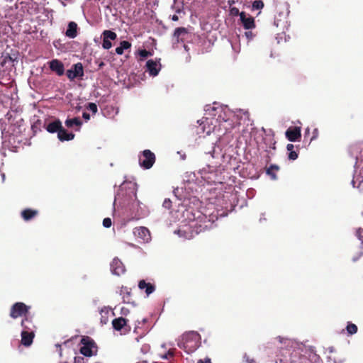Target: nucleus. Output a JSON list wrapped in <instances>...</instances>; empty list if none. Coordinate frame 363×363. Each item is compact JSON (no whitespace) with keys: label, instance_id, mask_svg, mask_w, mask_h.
Listing matches in <instances>:
<instances>
[{"label":"nucleus","instance_id":"obj_47","mask_svg":"<svg viewBox=\"0 0 363 363\" xmlns=\"http://www.w3.org/2000/svg\"><path fill=\"white\" fill-rule=\"evenodd\" d=\"M104 65V62H101L100 65H99V67H101Z\"/></svg>","mask_w":363,"mask_h":363},{"label":"nucleus","instance_id":"obj_23","mask_svg":"<svg viewBox=\"0 0 363 363\" xmlns=\"http://www.w3.org/2000/svg\"><path fill=\"white\" fill-rule=\"evenodd\" d=\"M65 125L67 128H72L74 125L77 127H80L82 124V121L78 117H75L73 118H68L65 122Z\"/></svg>","mask_w":363,"mask_h":363},{"label":"nucleus","instance_id":"obj_49","mask_svg":"<svg viewBox=\"0 0 363 363\" xmlns=\"http://www.w3.org/2000/svg\"><path fill=\"white\" fill-rule=\"evenodd\" d=\"M101 322L104 323V324H106V320H104V321L101 320Z\"/></svg>","mask_w":363,"mask_h":363},{"label":"nucleus","instance_id":"obj_10","mask_svg":"<svg viewBox=\"0 0 363 363\" xmlns=\"http://www.w3.org/2000/svg\"><path fill=\"white\" fill-rule=\"evenodd\" d=\"M356 164H355V172L353 177V179L352 181V184L354 187L359 188L360 184L363 182V169L359 171V173H357V169L360 167L362 166V162L359 161V159H357Z\"/></svg>","mask_w":363,"mask_h":363},{"label":"nucleus","instance_id":"obj_30","mask_svg":"<svg viewBox=\"0 0 363 363\" xmlns=\"http://www.w3.org/2000/svg\"><path fill=\"white\" fill-rule=\"evenodd\" d=\"M139 55H140V56L143 59H144V58H146V57H147L149 56H152V53L150 51H147V50L144 49V50H140L139 51Z\"/></svg>","mask_w":363,"mask_h":363},{"label":"nucleus","instance_id":"obj_34","mask_svg":"<svg viewBox=\"0 0 363 363\" xmlns=\"http://www.w3.org/2000/svg\"><path fill=\"white\" fill-rule=\"evenodd\" d=\"M297 157H298V154L295 151H291L289 153V158L290 160H294L297 159Z\"/></svg>","mask_w":363,"mask_h":363},{"label":"nucleus","instance_id":"obj_5","mask_svg":"<svg viewBox=\"0 0 363 363\" xmlns=\"http://www.w3.org/2000/svg\"><path fill=\"white\" fill-rule=\"evenodd\" d=\"M67 78L72 81L75 78H82L84 76V67L81 62L72 65L70 69L66 72Z\"/></svg>","mask_w":363,"mask_h":363},{"label":"nucleus","instance_id":"obj_11","mask_svg":"<svg viewBox=\"0 0 363 363\" xmlns=\"http://www.w3.org/2000/svg\"><path fill=\"white\" fill-rule=\"evenodd\" d=\"M286 138L291 142H295L301 138V128H289L285 133Z\"/></svg>","mask_w":363,"mask_h":363},{"label":"nucleus","instance_id":"obj_37","mask_svg":"<svg viewBox=\"0 0 363 363\" xmlns=\"http://www.w3.org/2000/svg\"><path fill=\"white\" fill-rule=\"evenodd\" d=\"M318 136V130L317 128H315L313 132V137L311 139V141L316 139Z\"/></svg>","mask_w":363,"mask_h":363},{"label":"nucleus","instance_id":"obj_17","mask_svg":"<svg viewBox=\"0 0 363 363\" xmlns=\"http://www.w3.org/2000/svg\"><path fill=\"white\" fill-rule=\"evenodd\" d=\"M74 136V133L67 132L63 126L61 127L57 133V138L62 142L72 140Z\"/></svg>","mask_w":363,"mask_h":363},{"label":"nucleus","instance_id":"obj_27","mask_svg":"<svg viewBox=\"0 0 363 363\" xmlns=\"http://www.w3.org/2000/svg\"><path fill=\"white\" fill-rule=\"evenodd\" d=\"M121 293L122 294H126L127 296L125 297L124 296L123 298V300H124L125 302L129 303L130 300H129L128 297L130 295V292L128 291V289L127 287H123L122 289H121Z\"/></svg>","mask_w":363,"mask_h":363},{"label":"nucleus","instance_id":"obj_41","mask_svg":"<svg viewBox=\"0 0 363 363\" xmlns=\"http://www.w3.org/2000/svg\"><path fill=\"white\" fill-rule=\"evenodd\" d=\"M140 201H139L138 200H137V199H135V200L132 203V206H140Z\"/></svg>","mask_w":363,"mask_h":363},{"label":"nucleus","instance_id":"obj_1","mask_svg":"<svg viewBox=\"0 0 363 363\" xmlns=\"http://www.w3.org/2000/svg\"><path fill=\"white\" fill-rule=\"evenodd\" d=\"M201 345V336L195 331H190L182 335L181 341L178 343L179 348L190 354L196 350Z\"/></svg>","mask_w":363,"mask_h":363},{"label":"nucleus","instance_id":"obj_42","mask_svg":"<svg viewBox=\"0 0 363 363\" xmlns=\"http://www.w3.org/2000/svg\"><path fill=\"white\" fill-rule=\"evenodd\" d=\"M198 363H211V359H206L205 361L202 360V359H199L198 361Z\"/></svg>","mask_w":363,"mask_h":363},{"label":"nucleus","instance_id":"obj_32","mask_svg":"<svg viewBox=\"0 0 363 363\" xmlns=\"http://www.w3.org/2000/svg\"><path fill=\"white\" fill-rule=\"evenodd\" d=\"M112 222L110 218H106L103 220V225L105 228H110L111 226Z\"/></svg>","mask_w":363,"mask_h":363},{"label":"nucleus","instance_id":"obj_21","mask_svg":"<svg viewBox=\"0 0 363 363\" xmlns=\"http://www.w3.org/2000/svg\"><path fill=\"white\" fill-rule=\"evenodd\" d=\"M127 324V320L123 317L115 318L112 321L113 328L116 330H121Z\"/></svg>","mask_w":363,"mask_h":363},{"label":"nucleus","instance_id":"obj_45","mask_svg":"<svg viewBox=\"0 0 363 363\" xmlns=\"http://www.w3.org/2000/svg\"><path fill=\"white\" fill-rule=\"evenodd\" d=\"M309 131H310V128H307L306 129V135L309 134Z\"/></svg>","mask_w":363,"mask_h":363},{"label":"nucleus","instance_id":"obj_15","mask_svg":"<svg viewBox=\"0 0 363 363\" xmlns=\"http://www.w3.org/2000/svg\"><path fill=\"white\" fill-rule=\"evenodd\" d=\"M62 126V122L60 119H55L54 121L45 124V130L50 133H57Z\"/></svg>","mask_w":363,"mask_h":363},{"label":"nucleus","instance_id":"obj_28","mask_svg":"<svg viewBox=\"0 0 363 363\" xmlns=\"http://www.w3.org/2000/svg\"><path fill=\"white\" fill-rule=\"evenodd\" d=\"M264 6V4L262 1L260 0H257V1H255L252 4V8L253 9H262Z\"/></svg>","mask_w":363,"mask_h":363},{"label":"nucleus","instance_id":"obj_35","mask_svg":"<svg viewBox=\"0 0 363 363\" xmlns=\"http://www.w3.org/2000/svg\"><path fill=\"white\" fill-rule=\"evenodd\" d=\"M174 357V352L172 350H169L162 357L164 359H169Z\"/></svg>","mask_w":363,"mask_h":363},{"label":"nucleus","instance_id":"obj_7","mask_svg":"<svg viewBox=\"0 0 363 363\" xmlns=\"http://www.w3.org/2000/svg\"><path fill=\"white\" fill-rule=\"evenodd\" d=\"M160 59L157 60H149L146 62V71L149 72L150 75L155 77L159 74L161 69V65L160 63Z\"/></svg>","mask_w":363,"mask_h":363},{"label":"nucleus","instance_id":"obj_25","mask_svg":"<svg viewBox=\"0 0 363 363\" xmlns=\"http://www.w3.org/2000/svg\"><path fill=\"white\" fill-rule=\"evenodd\" d=\"M234 1H231L230 0H228V5H229V9H230V14L231 16H238V18H240V14L241 12L239 11V9L235 8V7H231V5L232 4H233Z\"/></svg>","mask_w":363,"mask_h":363},{"label":"nucleus","instance_id":"obj_2","mask_svg":"<svg viewBox=\"0 0 363 363\" xmlns=\"http://www.w3.org/2000/svg\"><path fill=\"white\" fill-rule=\"evenodd\" d=\"M30 306L26 305L24 303L16 302L11 306L9 315L13 319L20 317L24 318L30 314Z\"/></svg>","mask_w":363,"mask_h":363},{"label":"nucleus","instance_id":"obj_38","mask_svg":"<svg viewBox=\"0 0 363 363\" xmlns=\"http://www.w3.org/2000/svg\"><path fill=\"white\" fill-rule=\"evenodd\" d=\"M143 216V213L142 212H140V211L139 209H137V211L136 213H135L134 215V217L137 219H139L140 218H141Z\"/></svg>","mask_w":363,"mask_h":363},{"label":"nucleus","instance_id":"obj_4","mask_svg":"<svg viewBox=\"0 0 363 363\" xmlns=\"http://www.w3.org/2000/svg\"><path fill=\"white\" fill-rule=\"evenodd\" d=\"M155 155L150 150H145L139 157V164L145 169H150L155 162Z\"/></svg>","mask_w":363,"mask_h":363},{"label":"nucleus","instance_id":"obj_26","mask_svg":"<svg viewBox=\"0 0 363 363\" xmlns=\"http://www.w3.org/2000/svg\"><path fill=\"white\" fill-rule=\"evenodd\" d=\"M347 331L350 335L355 334L357 332V327L353 323H349L347 326Z\"/></svg>","mask_w":363,"mask_h":363},{"label":"nucleus","instance_id":"obj_36","mask_svg":"<svg viewBox=\"0 0 363 363\" xmlns=\"http://www.w3.org/2000/svg\"><path fill=\"white\" fill-rule=\"evenodd\" d=\"M150 350V347L149 345H144L142 348H141V351L143 353L145 354L147 352H149V350Z\"/></svg>","mask_w":363,"mask_h":363},{"label":"nucleus","instance_id":"obj_29","mask_svg":"<svg viewBox=\"0 0 363 363\" xmlns=\"http://www.w3.org/2000/svg\"><path fill=\"white\" fill-rule=\"evenodd\" d=\"M86 108L91 111L94 114H95L98 111L97 106L94 103H89Z\"/></svg>","mask_w":363,"mask_h":363},{"label":"nucleus","instance_id":"obj_16","mask_svg":"<svg viewBox=\"0 0 363 363\" xmlns=\"http://www.w3.org/2000/svg\"><path fill=\"white\" fill-rule=\"evenodd\" d=\"M21 325L23 330L34 331L35 328V325L30 314L22 319Z\"/></svg>","mask_w":363,"mask_h":363},{"label":"nucleus","instance_id":"obj_46","mask_svg":"<svg viewBox=\"0 0 363 363\" xmlns=\"http://www.w3.org/2000/svg\"><path fill=\"white\" fill-rule=\"evenodd\" d=\"M278 339H279V341L280 342H282V341H283V338H282V337H278Z\"/></svg>","mask_w":363,"mask_h":363},{"label":"nucleus","instance_id":"obj_40","mask_svg":"<svg viewBox=\"0 0 363 363\" xmlns=\"http://www.w3.org/2000/svg\"><path fill=\"white\" fill-rule=\"evenodd\" d=\"M294 145L293 144H288L287 146H286V149L287 150L290 152L291 151H294Z\"/></svg>","mask_w":363,"mask_h":363},{"label":"nucleus","instance_id":"obj_12","mask_svg":"<svg viewBox=\"0 0 363 363\" xmlns=\"http://www.w3.org/2000/svg\"><path fill=\"white\" fill-rule=\"evenodd\" d=\"M49 67L52 72H55L58 76H62L64 74L65 67L63 63L59 60L55 59L49 62Z\"/></svg>","mask_w":363,"mask_h":363},{"label":"nucleus","instance_id":"obj_19","mask_svg":"<svg viewBox=\"0 0 363 363\" xmlns=\"http://www.w3.org/2000/svg\"><path fill=\"white\" fill-rule=\"evenodd\" d=\"M138 287L140 290L145 289L147 296H149L155 290V286L152 284L147 283L143 279L139 281Z\"/></svg>","mask_w":363,"mask_h":363},{"label":"nucleus","instance_id":"obj_33","mask_svg":"<svg viewBox=\"0 0 363 363\" xmlns=\"http://www.w3.org/2000/svg\"><path fill=\"white\" fill-rule=\"evenodd\" d=\"M87 360L83 357H75L74 363H86Z\"/></svg>","mask_w":363,"mask_h":363},{"label":"nucleus","instance_id":"obj_20","mask_svg":"<svg viewBox=\"0 0 363 363\" xmlns=\"http://www.w3.org/2000/svg\"><path fill=\"white\" fill-rule=\"evenodd\" d=\"M38 214L37 210L26 208L21 211V216L24 220L28 221L35 218Z\"/></svg>","mask_w":363,"mask_h":363},{"label":"nucleus","instance_id":"obj_9","mask_svg":"<svg viewBox=\"0 0 363 363\" xmlns=\"http://www.w3.org/2000/svg\"><path fill=\"white\" fill-rule=\"evenodd\" d=\"M238 21L240 22L245 29H251L255 27L254 18L245 12L240 13Z\"/></svg>","mask_w":363,"mask_h":363},{"label":"nucleus","instance_id":"obj_31","mask_svg":"<svg viewBox=\"0 0 363 363\" xmlns=\"http://www.w3.org/2000/svg\"><path fill=\"white\" fill-rule=\"evenodd\" d=\"M162 206L167 209H170L172 207V201L169 199H165Z\"/></svg>","mask_w":363,"mask_h":363},{"label":"nucleus","instance_id":"obj_48","mask_svg":"<svg viewBox=\"0 0 363 363\" xmlns=\"http://www.w3.org/2000/svg\"><path fill=\"white\" fill-rule=\"evenodd\" d=\"M141 338H142V337H137V338H136V340H137L138 342H139V340H140V339H141Z\"/></svg>","mask_w":363,"mask_h":363},{"label":"nucleus","instance_id":"obj_24","mask_svg":"<svg viewBox=\"0 0 363 363\" xmlns=\"http://www.w3.org/2000/svg\"><path fill=\"white\" fill-rule=\"evenodd\" d=\"M130 47H131V43H129L128 41H126V40L121 41L120 43V46H118L116 48V52L118 55H122L124 52V50L129 49V48H130Z\"/></svg>","mask_w":363,"mask_h":363},{"label":"nucleus","instance_id":"obj_22","mask_svg":"<svg viewBox=\"0 0 363 363\" xmlns=\"http://www.w3.org/2000/svg\"><path fill=\"white\" fill-rule=\"evenodd\" d=\"M187 33L188 30L186 28H177L174 32V37L177 39V42L183 41L184 35Z\"/></svg>","mask_w":363,"mask_h":363},{"label":"nucleus","instance_id":"obj_39","mask_svg":"<svg viewBox=\"0 0 363 363\" xmlns=\"http://www.w3.org/2000/svg\"><path fill=\"white\" fill-rule=\"evenodd\" d=\"M82 117L85 119V120H89L90 118V115L89 113H86V112H84L83 114H82Z\"/></svg>","mask_w":363,"mask_h":363},{"label":"nucleus","instance_id":"obj_6","mask_svg":"<svg viewBox=\"0 0 363 363\" xmlns=\"http://www.w3.org/2000/svg\"><path fill=\"white\" fill-rule=\"evenodd\" d=\"M111 272L117 276H120L125 273V268L123 263L118 258L115 257L110 264Z\"/></svg>","mask_w":363,"mask_h":363},{"label":"nucleus","instance_id":"obj_13","mask_svg":"<svg viewBox=\"0 0 363 363\" xmlns=\"http://www.w3.org/2000/svg\"><path fill=\"white\" fill-rule=\"evenodd\" d=\"M134 235L140 238L143 242H148L150 240V233L145 227H138L133 230Z\"/></svg>","mask_w":363,"mask_h":363},{"label":"nucleus","instance_id":"obj_44","mask_svg":"<svg viewBox=\"0 0 363 363\" xmlns=\"http://www.w3.org/2000/svg\"><path fill=\"white\" fill-rule=\"evenodd\" d=\"M268 173H269V174H271L272 178L273 179H276V178H277V177H276V175H275L274 174H271V173L269 172V170L268 171Z\"/></svg>","mask_w":363,"mask_h":363},{"label":"nucleus","instance_id":"obj_43","mask_svg":"<svg viewBox=\"0 0 363 363\" xmlns=\"http://www.w3.org/2000/svg\"><path fill=\"white\" fill-rule=\"evenodd\" d=\"M172 20L174 21H177L179 20V17L177 15L174 14L172 16Z\"/></svg>","mask_w":363,"mask_h":363},{"label":"nucleus","instance_id":"obj_3","mask_svg":"<svg viewBox=\"0 0 363 363\" xmlns=\"http://www.w3.org/2000/svg\"><path fill=\"white\" fill-rule=\"evenodd\" d=\"M82 346L80 348V352L86 357H91L94 354V349L97 350V346L95 342L89 336H84L81 340Z\"/></svg>","mask_w":363,"mask_h":363},{"label":"nucleus","instance_id":"obj_18","mask_svg":"<svg viewBox=\"0 0 363 363\" xmlns=\"http://www.w3.org/2000/svg\"><path fill=\"white\" fill-rule=\"evenodd\" d=\"M77 29H78V26L75 22H74V21L69 22L68 23L67 28L65 32L66 36L69 38H74L77 35Z\"/></svg>","mask_w":363,"mask_h":363},{"label":"nucleus","instance_id":"obj_14","mask_svg":"<svg viewBox=\"0 0 363 363\" xmlns=\"http://www.w3.org/2000/svg\"><path fill=\"white\" fill-rule=\"evenodd\" d=\"M35 337V331L22 330L21 332V344L26 347L30 346L33 341Z\"/></svg>","mask_w":363,"mask_h":363},{"label":"nucleus","instance_id":"obj_8","mask_svg":"<svg viewBox=\"0 0 363 363\" xmlns=\"http://www.w3.org/2000/svg\"><path fill=\"white\" fill-rule=\"evenodd\" d=\"M102 35L104 37L102 47L106 50H108L112 47V43L110 40L116 39L117 35L116 33L109 30H105Z\"/></svg>","mask_w":363,"mask_h":363}]
</instances>
